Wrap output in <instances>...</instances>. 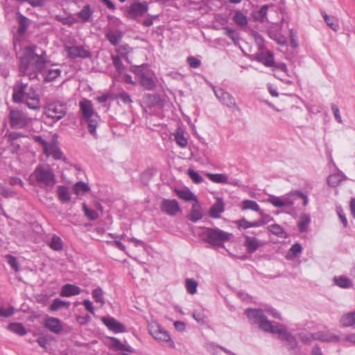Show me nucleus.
Masks as SVG:
<instances>
[{
	"label": "nucleus",
	"instance_id": "24",
	"mask_svg": "<svg viewBox=\"0 0 355 355\" xmlns=\"http://www.w3.org/2000/svg\"><path fill=\"white\" fill-rule=\"evenodd\" d=\"M202 218V209L198 200L193 204L189 219L196 223Z\"/></svg>",
	"mask_w": 355,
	"mask_h": 355
},
{
	"label": "nucleus",
	"instance_id": "63",
	"mask_svg": "<svg viewBox=\"0 0 355 355\" xmlns=\"http://www.w3.org/2000/svg\"><path fill=\"white\" fill-rule=\"evenodd\" d=\"M14 311L13 306H9L8 309L0 307V316L8 318L14 314Z\"/></svg>",
	"mask_w": 355,
	"mask_h": 355
},
{
	"label": "nucleus",
	"instance_id": "50",
	"mask_svg": "<svg viewBox=\"0 0 355 355\" xmlns=\"http://www.w3.org/2000/svg\"><path fill=\"white\" fill-rule=\"evenodd\" d=\"M260 214L261 216V218L254 221V225H256L255 227L263 226L268 223L274 220L273 217L268 214H263L262 211L260 212Z\"/></svg>",
	"mask_w": 355,
	"mask_h": 355
},
{
	"label": "nucleus",
	"instance_id": "25",
	"mask_svg": "<svg viewBox=\"0 0 355 355\" xmlns=\"http://www.w3.org/2000/svg\"><path fill=\"white\" fill-rule=\"evenodd\" d=\"M105 37L112 45L116 46L121 40L123 37V33L121 31L119 30L116 31L108 30L105 33Z\"/></svg>",
	"mask_w": 355,
	"mask_h": 355
},
{
	"label": "nucleus",
	"instance_id": "30",
	"mask_svg": "<svg viewBox=\"0 0 355 355\" xmlns=\"http://www.w3.org/2000/svg\"><path fill=\"white\" fill-rule=\"evenodd\" d=\"M8 329L20 336H24L27 333L25 327L21 322L10 323Z\"/></svg>",
	"mask_w": 355,
	"mask_h": 355
},
{
	"label": "nucleus",
	"instance_id": "45",
	"mask_svg": "<svg viewBox=\"0 0 355 355\" xmlns=\"http://www.w3.org/2000/svg\"><path fill=\"white\" fill-rule=\"evenodd\" d=\"M243 209H251L255 211H259L260 207L257 202L252 200H245L242 201Z\"/></svg>",
	"mask_w": 355,
	"mask_h": 355
},
{
	"label": "nucleus",
	"instance_id": "15",
	"mask_svg": "<svg viewBox=\"0 0 355 355\" xmlns=\"http://www.w3.org/2000/svg\"><path fill=\"white\" fill-rule=\"evenodd\" d=\"M69 58L76 59L77 58H89L91 53L86 50L83 46H75L67 47Z\"/></svg>",
	"mask_w": 355,
	"mask_h": 355
},
{
	"label": "nucleus",
	"instance_id": "9",
	"mask_svg": "<svg viewBox=\"0 0 355 355\" xmlns=\"http://www.w3.org/2000/svg\"><path fill=\"white\" fill-rule=\"evenodd\" d=\"M149 333L155 339L164 342H171V346L175 347L173 341L171 338V336L167 331L157 323H153L149 327Z\"/></svg>",
	"mask_w": 355,
	"mask_h": 355
},
{
	"label": "nucleus",
	"instance_id": "34",
	"mask_svg": "<svg viewBox=\"0 0 355 355\" xmlns=\"http://www.w3.org/2000/svg\"><path fill=\"white\" fill-rule=\"evenodd\" d=\"M321 14L327 25L333 31H337L339 29V24L334 16L327 15L324 11H322Z\"/></svg>",
	"mask_w": 355,
	"mask_h": 355
},
{
	"label": "nucleus",
	"instance_id": "52",
	"mask_svg": "<svg viewBox=\"0 0 355 355\" xmlns=\"http://www.w3.org/2000/svg\"><path fill=\"white\" fill-rule=\"evenodd\" d=\"M112 60L116 71L119 73H122L125 69V67L121 61V58L119 55H112Z\"/></svg>",
	"mask_w": 355,
	"mask_h": 355
},
{
	"label": "nucleus",
	"instance_id": "41",
	"mask_svg": "<svg viewBox=\"0 0 355 355\" xmlns=\"http://www.w3.org/2000/svg\"><path fill=\"white\" fill-rule=\"evenodd\" d=\"M268 230L273 234L280 237L285 239L286 237V232L284 230V228L278 225V224H273L271 225H269L268 227Z\"/></svg>",
	"mask_w": 355,
	"mask_h": 355
},
{
	"label": "nucleus",
	"instance_id": "20",
	"mask_svg": "<svg viewBox=\"0 0 355 355\" xmlns=\"http://www.w3.org/2000/svg\"><path fill=\"white\" fill-rule=\"evenodd\" d=\"M80 293L81 289L79 286L68 283L62 286L60 295L63 297H69L79 295Z\"/></svg>",
	"mask_w": 355,
	"mask_h": 355
},
{
	"label": "nucleus",
	"instance_id": "3",
	"mask_svg": "<svg viewBox=\"0 0 355 355\" xmlns=\"http://www.w3.org/2000/svg\"><path fill=\"white\" fill-rule=\"evenodd\" d=\"M79 107L82 114V123L87 125L88 132L97 139L96 128L100 116L94 112L92 101L84 98L79 102Z\"/></svg>",
	"mask_w": 355,
	"mask_h": 355
},
{
	"label": "nucleus",
	"instance_id": "12",
	"mask_svg": "<svg viewBox=\"0 0 355 355\" xmlns=\"http://www.w3.org/2000/svg\"><path fill=\"white\" fill-rule=\"evenodd\" d=\"M160 209L169 216H175L181 211L178 202L175 199H164L162 201Z\"/></svg>",
	"mask_w": 355,
	"mask_h": 355
},
{
	"label": "nucleus",
	"instance_id": "32",
	"mask_svg": "<svg viewBox=\"0 0 355 355\" xmlns=\"http://www.w3.org/2000/svg\"><path fill=\"white\" fill-rule=\"evenodd\" d=\"M175 193L178 196L184 200L185 201H191L197 200L196 196L189 189H175Z\"/></svg>",
	"mask_w": 355,
	"mask_h": 355
},
{
	"label": "nucleus",
	"instance_id": "49",
	"mask_svg": "<svg viewBox=\"0 0 355 355\" xmlns=\"http://www.w3.org/2000/svg\"><path fill=\"white\" fill-rule=\"evenodd\" d=\"M187 174L192 182L195 184H200L204 182V178L192 168L188 169Z\"/></svg>",
	"mask_w": 355,
	"mask_h": 355
},
{
	"label": "nucleus",
	"instance_id": "33",
	"mask_svg": "<svg viewBox=\"0 0 355 355\" xmlns=\"http://www.w3.org/2000/svg\"><path fill=\"white\" fill-rule=\"evenodd\" d=\"M141 85L147 90H153L155 87V82L153 78L142 74L139 78Z\"/></svg>",
	"mask_w": 355,
	"mask_h": 355
},
{
	"label": "nucleus",
	"instance_id": "13",
	"mask_svg": "<svg viewBox=\"0 0 355 355\" xmlns=\"http://www.w3.org/2000/svg\"><path fill=\"white\" fill-rule=\"evenodd\" d=\"M297 198L303 200L304 206H306L309 203V198L306 194L300 191L295 190L288 193L283 199L285 207L293 206L295 204V200Z\"/></svg>",
	"mask_w": 355,
	"mask_h": 355
},
{
	"label": "nucleus",
	"instance_id": "7",
	"mask_svg": "<svg viewBox=\"0 0 355 355\" xmlns=\"http://www.w3.org/2000/svg\"><path fill=\"white\" fill-rule=\"evenodd\" d=\"M44 109L45 115L55 121L62 119L67 113L66 105L59 101L49 103Z\"/></svg>",
	"mask_w": 355,
	"mask_h": 355
},
{
	"label": "nucleus",
	"instance_id": "61",
	"mask_svg": "<svg viewBox=\"0 0 355 355\" xmlns=\"http://www.w3.org/2000/svg\"><path fill=\"white\" fill-rule=\"evenodd\" d=\"M51 311H57L62 309V300L60 298H55L52 301V303L49 307Z\"/></svg>",
	"mask_w": 355,
	"mask_h": 355
},
{
	"label": "nucleus",
	"instance_id": "35",
	"mask_svg": "<svg viewBox=\"0 0 355 355\" xmlns=\"http://www.w3.org/2000/svg\"><path fill=\"white\" fill-rule=\"evenodd\" d=\"M89 191L90 187L83 181L76 182L73 187V191L77 196L83 195Z\"/></svg>",
	"mask_w": 355,
	"mask_h": 355
},
{
	"label": "nucleus",
	"instance_id": "6",
	"mask_svg": "<svg viewBox=\"0 0 355 355\" xmlns=\"http://www.w3.org/2000/svg\"><path fill=\"white\" fill-rule=\"evenodd\" d=\"M148 2L144 1H135L130 6L125 9V16L132 20H137L139 17L144 16L148 11L149 8Z\"/></svg>",
	"mask_w": 355,
	"mask_h": 355
},
{
	"label": "nucleus",
	"instance_id": "42",
	"mask_svg": "<svg viewBox=\"0 0 355 355\" xmlns=\"http://www.w3.org/2000/svg\"><path fill=\"white\" fill-rule=\"evenodd\" d=\"M61 74V70L59 69H49L44 75V80L46 83L55 80Z\"/></svg>",
	"mask_w": 355,
	"mask_h": 355
},
{
	"label": "nucleus",
	"instance_id": "48",
	"mask_svg": "<svg viewBox=\"0 0 355 355\" xmlns=\"http://www.w3.org/2000/svg\"><path fill=\"white\" fill-rule=\"evenodd\" d=\"M92 297L95 302H100L101 304H105V299L103 297V291L101 287L94 288L92 292Z\"/></svg>",
	"mask_w": 355,
	"mask_h": 355
},
{
	"label": "nucleus",
	"instance_id": "27",
	"mask_svg": "<svg viewBox=\"0 0 355 355\" xmlns=\"http://www.w3.org/2000/svg\"><path fill=\"white\" fill-rule=\"evenodd\" d=\"M144 98L149 107L159 106L162 104L161 96L157 94H147L144 96Z\"/></svg>",
	"mask_w": 355,
	"mask_h": 355
},
{
	"label": "nucleus",
	"instance_id": "64",
	"mask_svg": "<svg viewBox=\"0 0 355 355\" xmlns=\"http://www.w3.org/2000/svg\"><path fill=\"white\" fill-rule=\"evenodd\" d=\"M187 62L193 69L198 68L201 64V61L193 56H189L187 58Z\"/></svg>",
	"mask_w": 355,
	"mask_h": 355
},
{
	"label": "nucleus",
	"instance_id": "11",
	"mask_svg": "<svg viewBox=\"0 0 355 355\" xmlns=\"http://www.w3.org/2000/svg\"><path fill=\"white\" fill-rule=\"evenodd\" d=\"M28 87V83L18 81L13 87V92L12 95V101L15 103H21L23 99L26 98L27 92H26Z\"/></svg>",
	"mask_w": 355,
	"mask_h": 355
},
{
	"label": "nucleus",
	"instance_id": "37",
	"mask_svg": "<svg viewBox=\"0 0 355 355\" xmlns=\"http://www.w3.org/2000/svg\"><path fill=\"white\" fill-rule=\"evenodd\" d=\"M314 340H319L323 342H338L340 340V338L336 335H328L323 333H317L315 336H313Z\"/></svg>",
	"mask_w": 355,
	"mask_h": 355
},
{
	"label": "nucleus",
	"instance_id": "36",
	"mask_svg": "<svg viewBox=\"0 0 355 355\" xmlns=\"http://www.w3.org/2000/svg\"><path fill=\"white\" fill-rule=\"evenodd\" d=\"M174 137L175 142L180 147L184 148L187 146V139L184 137V132L181 128L176 130Z\"/></svg>",
	"mask_w": 355,
	"mask_h": 355
},
{
	"label": "nucleus",
	"instance_id": "5",
	"mask_svg": "<svg viewBox=\"0 0 355 355\" xmlns=\"http://www.w3.org/2000/svg\"><path fill=\"white\" fill-rule=\"evenodd\" d=\"M34 177L36 182L47 187H52L55 183V176L53 170L50 168H45L42 165H38L31 178Z\"/></svg>",
	"mask_w": 355,
	"mask_h": 355
},
{
	"label": "nucleus",
	"instance_id": "28",
	"mask_svg": "<svg viewBox=\"0 0 355 355\" xmlns=\"http://www.w3.org/2000/svg\"><path fill=\"white\" fill-rule=\"evenodd\" d=\"M311 223V217L309 214H302L300 217V220L297 222V227L299 231L306 232L308 230V227Z\"/></svg>",
	"mask_w": 355,
	"mask_h": 355
},
{
	"label": "nucleus",
	"instance_id": "4",
	"mask_svg": "<svg viewBox=\"0 0 355 355\" xmlns=\"http://www.w3.org/2000/svg\"><path fill=\"white\" fill-rule=\"evenodd\" d=\"M202 230L203 231L200 234L202 241L214 248H224V243L230 241L233 236L232 233H228L218 227H204Z\"/></svg>",
	"mask_w": 355,
	"mask_h": 355
},
{
	"label": "nucleus",
	"instance_id": "43",
	"mask_svg": "<svg viewBox=\"0 0 355 355\" xmlns=\"http://www.w3.org/2000/svg\"><path fill=\"white\" fill-rule=\"evenodd\" d=\"M198 282L192 278H187L185 280V286L189 294L193 295L197 292Z\"/></svg>",
	"mask_w": 355,
	"mask_h": 355
},
{
	"label": "nucleus",
	"instance_id": "14",
	"mask_svg": "<svg viewBox=\"0 0 355 355\" xmlns=\"http://www.w3.org/2000/svg\"><path fill=\"white\" fill-rule=\"evenodd\" d=\"M102 322L111 331L115 334L123 333L125 331V327L123 324L116 320L113 317H105L101 318Z\"/></svg>",
	"mask_w": 355,
	"mask_h": 355
},
{
	"label": "nucleus",
	"instance_id": "57",
	"mask_svg": "<svg viewBox=\"0 0 355 355\" xmlns=\"http://www.w3.org/2000/svg\"><path fill=\"white\" fill-rule=\"evenodd\" d=\"M147 67L146 64H142L141 65H132L130 68V70L133 72L135 74L141 77L142 74H145L144 71Z\"/></svg>",
	"mask_w": 355,
	"mask_h": 355
},
{
	"label": "nucleus",
	"instance_id": "58",
	"mask_svg": "<svg viewBox=\"0 0 355 355\" xmlns=\"http://www.w3.org/2000/svg\"><path fill=\"white\" fill-rule=\"evenodd\" d=\"M340 182V176L338 174H332L327 178V184L331 187H337Z\"/></svg>",
	"mask_w": 355,
	"mask_h": 355
},
{
	"label": "nucleus",
	"instance_id": "59",
	"mask_svg": "<svg viewBox=\"0 0 355 355\" xmlns=\"http://www.w3.org/2000/svg\"><path fill=\"white\" fill-rule=\"evenodd\" d=\"M336 210V213H337L340 221L342 222L343 226L345 227H347L348 226V222H347L346 216L343 211V208L340 206H337Z\"/></svg>",
	"mask_w": 355,
	"mask_h": 355
},
{
	"label": "nucleus",
	"instance_id": "31",
	"mask_svg": "<svg viewBox=\"0 0 355 355\" xmlns=\"http://www.w3.org/2000/svg\"><path fill=\"white\" fill-rule=\"evenodd\" d=\"M335 284L342 288H349L352 286V282L349 278L344 275L334 277Z\"/></svg>",
	"mask_w": 355,
	"mask_h": 355
},
{
	"label": "nucleus",
	"instance_id": "54",
	"mask_svg": "<svg viewBox=\"0 0 355 355\" xmlns=\"http://www.w3.org/2000/svg\"><path fill=\"white\" fill-rule=\"evenodd\" d=\"M267 202L271 203L275 207H285V204L283 201V199L276 196H270V197L267 200Z\"/></svg>",
	"mask_w": 355,
	"mask_h": 355
},
{
	"label": "nucleus",
	"instance_id": "19",
	"mask_svg": "<svg viewBox=\"0 0 355 355\" xmlns=\"http://www.w3.org/2000/svg\"><path fill=\"white\" fill-rule=\"evenodd\" d=\"M44 327L54 334H59L62 329L61 321L53 317H49L44 320Z\"/></svg>",
	"mask_w": 355,
	"mask_h": 355
},
{
	"label": "nucleus",
	"instance_id": "8",
	"mask_svg": "<svg viewBox=\"0 0 355 355\" xmlns=\"http://www.w3.org/2000/svg\"><path fill=\"white\" fill-rule=\"evenodd\" d=\"M9 119L12 128H24L29 123V119L27 116L23 111L19 110H10Z\"/></svg>",
	"mask_w": 355,
	"mask_h": 355
},
{
	"label": "nucleus",
	"instance_id": "47",
	"mask_svg": "<svg viewBox=\"0 0 355 355\" xmlns=\"http://www.w3.org/2000/svg\"><path fill=\"white\" fill-rule=\"evenodd\" d=\"M55 19H57V21H60L62 24L68 25L69 26H71L74 24L78 22V19L71 15L67 16V17H62V16L57 15L55 17Z\"/></svg>",
	"mask_w": 355,
	"mask_h": 355
},
{
	"label": "nucleus",
	"instance_id": "16",
	"mask_svg": "<svg viewBox=\"0 0 355 355\" xmlns=\"http://www.w3.org/2000/svg\"><path fill=\"white\" fill-rule=\"evenodd\" d=\"M26 105L28 108L37 110H39L40 107V96L37 93L36 90L33 87H31L28 89V92H27V96H26Z\"/></svg>",
	"mask_w": 355,
	"mask_h": 355
},
{
	"label": "nucleus",
	"instance_id": "60",
	"mask_svg": "<svg viewBox=\"0 0 355 355\" xmlns=\"http://www.w3.org/2000/svg\"><path fill=\"white\" fill-rule=\"evenodd\" d=\"M116 98L120 99L124 104H130L132 103L130 96L124 91L116 94Z\"/></svg>",
	"mask_w": 355,
	"mask_h": 355
},
{
	"label": "nucleus",
	"instance_id": "10",
	"mask_svg": "<svg viewBox=\"0 0 355 355\" xmlns=\"http://www.w3.org/2000/svg\"><path fill=\"white\" fill-rule=\"evenodd\" d=\"M214 92L217 98L224 105L229 107H234L237 111L241 110L237 106L234 98L230 93L224 91L222 88L214 89Z\"/></svg>",
	"mask_w": 355,
	"mask_h": 355
},
{
	"label": "nucleus",
	"instance_id": "38",
	"mask_svg": "<svg viewBox=\"0 0 355 355\" xmlns=\"http://www.w3.org/2000/svg\"><path fill=\"white\" fill-rule=\"evenodd\" d=\"M49 246L54 251H61L63 248V243L61 238L53 234L51 239Z\"/></svg>",
	"mask_w": 355,
	"mask_h": 355
},
{
	"label": "nucleus",
	"instance_id": "53",
	"mask_svg": "<svg viewBox=\"0 0 355 355\" xmlns=\"http://www.w3.org/2000/svg\"><path fill=\"white\" fill-rule=\"evenodd\" d=\"M6 259L8 264L10 266V267L15 271L17 272L19 270L20 267L19 262L17 259V258L12 254H7Z\"/></svg>",
	"mask_w": 355,
	"mask_h": 355
},
{
	"label": "nucleus",
	"instance_id": "51",
	"mask_svg": "<svg viewBox=\"0 0 355 355\" xmlns=\"http://www.w3.org/2000/svg\"><path fill=\"white\" fill-rule=\"evenodd\" d=\"M224 29L226 31L225 35L231 39L234 43H237L239 41L240 36L238 32L229 26L225 27Z\"/></svg>",
	"mask_w": 355,
	"mask_h": 355
},
{
	"label": "nucleus",
	"instance_id": "62",
	"mask_svg": "<svg viewBox=\"0 0 355 355\" xmlns=\"http://www.w3.org/2000/svg\"><path fill=\"white\" fill-rule=\"evenodd\" d=\"M25 135L23 133L18 132H6L5 137L8 139V141H15L16 139L24 137Z\"/></svg>",
	"mask_w": 355,
	"mask_h": 355
},
{
	"label": "nucleus",
	"instance_id": "46",
	"mask_svg": "<svg viewBox=\"0 0 355 355\" xmlns=\"http://www.w3.org/2000/svg\"><path fill=\"white\" fill-rule=\"evenodd\" d=\"M33 139L35 142L40 144L42 146L44 154H45L46 156L49 157V148L50 147V145L49 144V143L44 139H43V137L40 135L33 136Z\"/></svg>",
	"mask_w": 355,
	"mask_h": 355
},
{
	"label": "nucleus",
	"instance_id": "1",
	"mask_svg": "<svg viewBox=\"0 0 355 355\" xmlns=\"http://www.w3.org/2000/svg\"><path fill=\"white\" fill-rule=\"evenodd\" d=\"M247 315L252 324H258L259 329L266 333L277 334L278 339L286 342L288 349H295L297 346L295 337L287 331L284 324L268 320L264 311L261 309H248Z\"/></svg>",
	"mask_w": 355,
	"mask_h": 355
},
{
	"label": "nucleus",
	"instance_id": "56",
	"mask_svg": "<svg viewBox=\"0 0 355 355\" xmlns=\"http://www.w3.org/2000/svg\"><path fill=\"white\" fill-rule=\"evenodd\" d=\"M236 224L238 225L239 228H243L244 230L250 228V227H255L254 221L250 222L246 220L245 218H241V219L236 221Z\"/></svg>",
	"mask_w": 355,
	"mask_h": 355
},
{
	"label": "nucleus",
	"instance_id": "21",
	"mask_svg": "<svg viewBox=\"0 0 355 355\" xmlns=\"http://www.w3.org/2000/svg\"><path fill=\"white\" fill-rule=\"evenodd\" d=\"M224 211V202L221 198H218L209 210V215L213 218H220V214Z\"/></svg>",
	"mask_w": 355,
	"mask_h": 355
},
{
	"label": "nucleus",
	"instance_id": "44",
	"mask_svg": "<svg viewBox=\"0 0 355 355\" xmlns=\"http://www.w3.org/2000/svg\"><path fill=\"white\" fill-rule=\"evenodd\" d=\"M83 210L85 216L90 220H96L99 217L98 212L89 208L85 202L83 203Z\"/></svg>",
	"mask_w": 355,
	"mask_h": 355
},
{
	"label": "nucleus",
	"instance_id": "17",
	"mask_svg": "<svg viewBox=\"0 0 355 355\" xmlns=\"http://www.w3.org/2000/svg\"><path fill=\"white\" fill-rule=\"evenodd\" d=\"M254 60L263 64L264 66L271 67L275 65L274 54L271 51L259 52L253 55Z\"/></svg>",
	"mask_w": 355,
	"mask_h": 355
},
{
	"label": "nucleus",
	"instance_id": "18",
	"mask_svg": "<svg viewBox=\"0 0 355 355\" xmlns=\"http://www.w3.org/2000/svg\"><path fill=\"white\" fill-rule=\"evenodd\" d=\"M243 237L245 239L243 245L249 254L255 252L263 245V243L256 237L250 236L248 234H243Z\"/></svg>",
	"mask_w": 355,
	"mask_h": 355
},
{
	"label": "nucleus",
	"instance_id": "2",
	"mask_svg": "<svg viewBox=\"0 0 355 355\" xmlns=\"http://www.w3.org/2000/svg\"><path fill=\"white\" fill-rule=\"evenodd\" d=\"M37 46H27L25 53L19 58V71L22 76H28L31 80L37 77V73H43L47 63L46 52L40 50L41 53L36 52Z\"/></svg>",
	"mask_w": 355,
	"mask_h": 355
},
{
	"label": "nucleus",
	"instance_id": "39",
	"mask_svg": "<svg viewBox=\"0 0 355 355\" xmlns=\"http://www.w3.org/2000/svg\"><path fill=\"white\" fill-rule=\"evenodd\" d=\"M207 177L213 182L227 184V176L223 173H207Z\"/></svg>",
	"mask_w": 355,
	"mask_h": 355
},
{
	"label": "nucleus",
	"instance_id": "22",
	"mask_svg": "<svg viewBox=\"0 0 355 355\" xmlns=\"http://www.w3.org/2000/svg\"><path fill=\"white\" fill-rule=\"evenodd\" d=\"M17 21L18 23L17 33L19 35H23L27 31V28L31 24V20L24 15L18 12Z\"/></svg>",
	"mask_w": 355,
	"mask_h": 355
},
{
	"label": "nucleus",
	"instance_id": "29",
	"mask_svg": "<svg viewBox=\"0 0 355 355\" xmlns=\"http://www.w3.org/2000/svg\"><path fill=\"white\" fill-rule=\"evenodd\" d=\"M343 327L355 328V311L343 315L340 320Z\"/></svg>",
	"mask_w": 355,
	"mask_h": 355
},
{
	"label": "nucleus",
	"instance_id": "55",
	"mask_svg": "<svg viewBox=\"0 0 355 355\" xmlns=\"http://www.w3.org/2000/svg\"><path fill=\"white\" fill-rule=\"evenodd\" d=\"M49 155H51L55 159H60L62 156L61 150L53 144H51L49 148Z\"/></svg>",
	"mask_w": 355,
	"mask_h": 355
},
{
	"label": "nucleus",
	"instance_id": "26",
	"mask_svg": "<svg viewBox=\"0 0 355 355\" xmlns=\"http://www.w3.org/2000/svg\"><path fill=\"white\" fill-rule=\"evenodd\" d=\"M57 195L59 200L64 204L71 201V195L67 187L59 185L57 187Z\"/></svg>",
	"mask_w": 355,
	"mask_h": 355
},
{
	"label": "nucleus",
	"instance_id": "23",
	"mask_svg": "<svg viewBox=\"0 0 355 355\" xmlns=\"http://www.w3.org/2000/svg\"><path fill=\"white\" fill-rule=\"evenodd\" d=\"M93 13L94 10L91 6L87 4L83 6L80 11L77 12L76 15L83 22H89L92 21Z\"/></svg>",
	"mask_w": 355,
	"mask_h": 355
},
{
	"label": "nucleus",
	"instance_id": "40",
	"mask_svg": "<svg viewBox=\"0 0 355 355\" xmlns=\"http://www.w3.org/2000/svg\"><path fill=\"white\" fill-rule=\"evenodd\" d=\"M233 21L237 26L241 27L245 26L248 24L247 17L240 10L235 12V14L233 17Z\"/></svg>",
	"mask_w": 355,
	"mask_h": 355
}]
</instances>
